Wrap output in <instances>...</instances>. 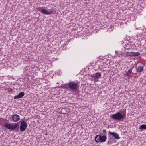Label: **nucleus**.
<instances>
[{"label": "nucleus", "mask_w": 146, "mask_h": 146, "mask_svg": "<svg viewBox=\"0 0 146 146\" xmlns=\"http://www.w3.org/2000/svg\"><path fill=\"white\" fill-rule=\"evenodd\" d=\"M126 110L122 109L120 112H117L115 114L111 115L110 116L113 119L117 121H122L126 117Z\"/></svg>", "instance_id": "nucleus-1"}, {"label": "nucleus", "mask_w": 146, "mask_h": 146, "mask_svg": "<svg viewBox=\"0 0 146 146\" xmlns=\"http://www.w3.org/2000/svg\"><path fill=\"white\" fill-rule=\"evenodd\" d=\"M68 84L70 90L75 91L78 89L79 84L78 82L70 81Z\"/></svg>", "instance_id": "nucleus-2"}, {"label": "nucleus", "mask_w": 146, "mask_h": 146, "mask_svg": "<svg viewBox=\"0 0 146 146\" xmlns=\"http://www.w3.org/2000/svg\"><path fill=\"white\" fill-rule=\"evenodd\" d=\"M3 126L8 129H11L12 130H14L16 129L17 130L19 129V125L18 123H17L15 125H13L5 122L3 125Z\"/></svg>", "instance_id": "nucleus-3"}, {"label": "nucleus", "mask_w": 146, "mask_h": 146, "mask_svg": "<svg viewBox=\"0 0 146 146\" xmlns=\"http://www.w3.org/2000/svg\"><path fill=\"white\" fill-rule=\"evenodd\" d=\"M108 138L110 139L113 137L115 139L118 140L120 139L119 135L115 132H111L109 131L108 134Z\"/></svg>", "instance_id": "nucleus-4"}, {"label": "nucleus", "mask_w": 146, "mask_h": 146, "mask_svg": "<svg viewBox=\"0 0 146 146\" xmlns=\"http://www.w3.org/2000/svg\"><path fill=\"white\" fill-rule=\"evenodd\" d=\"M28 125L26 122L25 121H22L21 122L20 127L19 129L21 132L25 131L27 128Z\"/></svg>", "instance_id": "nucleus-5"}, {"label": "nucleus", "mask_w": 146, "mask_h": 146, "mask_svg": "<svg viewBox=\"0 0 146 146\" xmlns=\"http://www.w3.org/2000/svg\"><path fill=\"white\" fill-rule=\"evenodd\" d=\"M101 76V73L99 72H97L92 74L91 76L94 79L95 81L97 82L98 81V79Z\"/></svg>", "instance_id": "nucleus-6"}, {"label": "nucleus", "mask_w": 146, "mask_h": 146, "mask_svg": "<svg viewBox=\"0 0 146 146\" xmlns=\"http://www.w3.org/2000/svg\"><path fill=\"white\" fill-rule=\"evenodd\" d=\"M126 56H138L140 55V53L138 52H127L126 54Z\"/></svg>", "instance_id": "nucleus-7"}, {"label": "nucleus", "mask_w": 146, "mask_h": 146, "mask_svg": "<svg viewBox=\"0 0 146 146\" xmlns=\"http://www.w3.org/2000/svg\"><path fill=\"white\" fill-rule=\"evenodd\" d=\"M12 119L14 122H17L20 119L19 116L17 114H15L12 115Z\"/></svg>", "instance_id": "nucleus-8"}, {"label": "nucleus", "mask_w": 146, "mask_h": 146, "mask_svg": "<svg viewBox=\"0 0 146 146\" xmlns=\"http://www.w3.org/2000/svg\"><path fill=\"white\" fill-rule=\"evenodd\" d=\"M25 95V93L23 92H21L19 93L17 95L15 96L14 97L15 99H18L21 98Z\"/></svg>", "instance_id": "nucleus-9"}, {"label": "nucleus", "mask_w": 146, "mask_h": 146, "mask_svg": "<svg viewBox=\"0 0 146 146\" xmlns=\"http://www.w3.org/2000/svg\"><path fill=\"white\" fill-rule=\"evenodd\" d=\"M42 13L45 14L47 15L51 14L52 13L51 11H48L45 10L44 9H42L40 11Z\"/></svg>", "instance_id": "nucleus-10"}, {"label": "nucleus", "mask_w": 146, "mask_h": 146, "mask_svg": "<svg viewBox=\"0 0 146 146\" xmlns=\"http://www.w3.org/2000/svg\"><path fill=\"white\" fill-rule=\"evenodd\" d=\"M94 140L96 143L101 142V135H96L95 137Z\"/></svg>", "instance_id": "nucleus-11"}, {"label": "nucleus", "mask_w": 146, "mask_h": 146, "mask_svg": "<svg viewBox=\"0 0 146 146\" xmlns=\"http://www.w3.org/2000/svg\"><path fill=\"white\" fill-rule=\"evenodd\" d=\"M107 140V137L105 134L102 136L101 135V142H104Z\"/></svg>", "instance_id": "nucleus-12"}, {"label": "nucleus", "mask_w": 146, "mask_h": 146, "mask_svg": "<svg viewBox=\"0 0 146 146\" xmlns=\"http://www.w3.org/2000/svg\"><path fill=\"white\" fill-rule=\"evenodd\" d=\"M143 67L142 66H139L136 68V72L137 73L141 72L143 70Z\"/></svg>", "instance_id": "nucleus-13"}, {"label": "nucleus", "mask_w": 146, "mask_h": 146, "mask_svg": "<svg viewBox=\"0 0 146 146\" xmlns=\"http://www.w3.org/2000/svg\"><path fill=\"white\" fill-rule=\"evenodd\" d=\"M139 129H141V131L146 129V125L145 124H143L139 127Z\"/></svg>", "instance_id": "nucleus-14"}, {"label": "nucleus", "mask_w": 146, "mask_h": 146, "mask_svg": "<svg viewBox=\"0 0 146 146\" xmlns=\"http://www.w3.org/2000/svg\"><path fill=\"white\" fill-rule=\"evenodd\" d=\"M134 68V67H133L131 68V69L129 70L125 74V76L127 77L128 76L129 74H130L132 72V69Z\"/></svg>", "instance_id": "nucleus-15"}, {"label": "nucleus", "mask_w": 146, "mask_h": 146, "mask_svg": "<svg viewBox=\"0 0 146 146\" xmlns=\"http://www.w3.org/2000/svg\"><path fill=\"white\" fill-rule=\"evenodd\" d=\"M68 83L67 84H63L62 86L61 87L62 88H64V89H69V87L68 86Z\"/></svg>", "instance_id": "nucleus-16"}, {"label": "nucleus", "mask_w": 146, "mask_h": 146, "mask_svg": "<svg viewBox=\"0 0 146 146\" xmlns=\"http://www.w3.org/2000/svg\"><path fill=\"white\" fill-rule=\"evenodd\" d=\"M102 132L103 133H105L104 134H105V135L106 134V129H103L102 130Z\"/></svg>", "instance_id": "nucleus-17"}, {"label": "nucleus", "mask_w": 146, "mask_h": 146, "mask_svg": "<svg viewBox=\"0 0 146 146\" xmlns=\"http://www.w3.org/2000/svg\"><path fill=\"white\" fill-rule=\"evenodd\" d=\"M12 91V90L11 88H9L8 89V91L9 92H11Z\"/></svg>", "instance_id": "nucleus-18"}, {"label": "nucleus", "mask_w": 146, "mask_h": 146, "mask_svg": "<svg viewBox=\"0 0 146 146\" xmlns=\"http://www.w3.org/2000/svg\"><path fill=\"white\" fill-rule=\"evenodd\" d=\"M117 51H115V52L116 54H117Z\"/></svg>", "instance_id": "nucleus-19"}, {"label": "nucleus", "mask_w": 146, "mask_h": 146, "mask_svg": "<svg viewBox=\"0 0 146 146\" xmlns=\"http://www.w3.org/2000/svg\"><path fill=\"white\" fill-rule=\"evenodd\" d=\"M110 143V141H108V143Z\"/></svg>", "instance_id": "nucleus-20"}]
</instances>
